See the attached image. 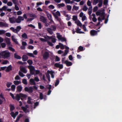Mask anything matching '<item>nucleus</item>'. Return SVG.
<instances>
[{
  "label": "nucleus",
  "instance_id": "e2e57ef3",
  "mask_svg": "<svg viewBox=\"0 0 122 122\" xmlns=\"http://www.w3.org/2000/svg\"><path fill=\"white\" fill-rule=\"evenodd\" d=\"M27 54L29 56L33 57H34L35 56L33 54V53H27Z\"/></svg>",
  "mask_w": 122,
  "mask_h": 122
},
{
  "label": "nucleus",
  "instance_id": "49530a36",
  "mask_svg": "<svg viewBox=\"0 0 122 122\" xmlns=\"http://www.w3.org/2000/svg\"><path fill=\"white\" fill-rule=\"evenodd\" d=\"M87 20V18L86 15L84 16L81 18V20L82 21H83Z\"/></svg>",
  "mask_w": 122,
  "mask_h": 122
},
{
  "label": "nucleus",
  "instance_id": "f3484780",
  "mask_svg": "<svg viewBox=\"0 0 122 122\" xmlns=\"http://www.w3.org/2000/svg\"><path fill=\"white\" fill-rule=\"evenodd\" d=\"M54 65L56 67H59L60 69H62L63 67V66L62 64H61L58 63H55Z\"/></svg>",
  "mask_w": 122,
  "mask_h": 122
},
{
  "label": "nucleus",
  "instance_id": "f257e3e1",
  "mask_svg": "<svg viewBox=\"0 0 122 122\" xmlns=\"http://www.w3.org/2000/svg\"><path fill=\"white\" fill-rule=\"evenodd\" d=\"M96 14L97 16L100 15L98 18V20L100 22L96 25V26H98L100 24V22H102L103 20L105 19V14L104 12L102 10H99L96 12Z\"/></svg>",
  "mask_w": 122,
  "mask_h": 122
},
{
  "label": "nucleus",
  "instance_id": "bf43d9fd",
  "mask_svg": "<svg viewBox=\"0 0 122 122\" xmlns=\"http://www.w3.org/2000/svg\"><path fill=\"white\" fill-rule=\"evenodd\" d=\"M87 5L89 6H91V2L89 0H88L87 1Z\"/></svg>",
  "mask_w": 122,
  "mask_h": 122
},
{
  "label": "nucleus",
  "instance_id": "09e8293b",
  "mask_svg": "<svg viewBox=\"0 0 122 122\" xmlns=\"http://www.w3.org/2000/svg\"><path fill=\"white\" fill-rule=\"evenodd\" d=\"M88 9V8L86 5H84L82 8L83 10L85 11H86Z\"/></svg>",
  "mask_w": 122,
  "mask_h": 122
},
{
  "label": "nucleus",
  "instance_id": "a18cd8bd",
  "mask_svg": "<svg viewBox=\"0 0 122 122\" xmlns=\"http://www.w3.org/2000/svg\"><path fill=\"white\" fill-rule=\"evenodd\" d=\"M59 44L60 47L61 49H63L64 48V46L63 45V44H62L61 43H59Z\"/></svg>",
  "mask_w": 122,
  "mask_h": 122
},
{
  "label": "nucleus",
  "instance_id": "58836bf2",
  "mask_svg": "<svg viewBox=\"0 0 122 122\" xmlns=\"http://www.w3.org/2000/svg\"><path fill=\"white\" fill-rule=\"evenodd\" d=\"M6 31L4 30H0V35H3L6 32Z\"/></svg>",
  "mask_w": 122,
  "mask_h": 122
},
{
  "label": "nucleus",
  "instance_id": "c9c22d12",
  "mask_svg": "<svg viewBox=\"0 0 122 122\" xmlns=\"http://www.w3.org/2000/svg\"><path fill=\"white\" fill-rule=\"evenodd\" d=\"M14 83L16 85H17L21 83L20 81H14Z\"/></svg>",
  "mask_w": 122,
  "mask_h": 122
},
{
  "label": "nucleus",
  "instance_id": "1a4fd4ad",
  "mask_svg": "<svg viewBox=\"0 0 122 122\" xmlns=\"http://www.w3.org/2000/svg\"><path fill=\"white\" fill-rule=\"evenodd\" d=\"M9 20L11 23H14L16 22V19L15 17L10 18Z\"/></svg>",
  "mask_w": 122,
  "mask_h": 122
},
{
  "label": "nucleus",
  "instance_id": "c756f323",
  "mask_svg": "<svg viewBox=\"0 0 122 122\" xmlns=\"http://www.w3.org/2000/svg\"><path fill=\"white\" fill-rule=\"evenodd\" d=\"M22 60L23 61H27L28 59L27 56L25 55H24L22 56Z\"/></svg>",
  "mask_w": 122,
  "mask_h": 122
},
{
  "label": "nucleus",
  "instance_id": "473e14b6",
  "mask_svg": "<svg viewBox=\"0 0 122 122\" xmlns=\"http://www.w3.org/2000/svg\"><path fill=\"white\" fill-rule=\"evenodd\" d=\"M72 20L75 21V22L77 20H78L77 19V15H73L72 16Z\"/></svg>",
  "mask_w": 122,
  "mask_h": 122
},
{
  "label": "nucleus",
  "instance_id": "37998d69",
  "mask_svg": "<svg viewBox=\"0 0 122 122\" xmlns=\"http://www.w3.org/2000/svg\"><path fill=\"white\" fill-rule=\"evenodd\" d=\"M57 38L59 40H60V39L61 38L62 36L59 33H57Z\"/></svg>",
  "mask_w": 122,
  "mask_h": 122
},
{
  "label": "nucleus",
  "instance_id": "9b49d317",
  "mask_svg": "<svg viewBox=\"0 0 122 122\" xmlns=\"http://www.w3.org/2000/svg\"><path fill=\"white\" fill-rule=\"evenodd\" d=\"M47 37L49 39H51L52 41L53 42L55 43L56 42V39L55 38V36H52L49 37L47 36Z\"/></svg>",
  "mask_w": 122,
  "mask_h": 122
},
{
  "label": "nucleus",
  "instance_id": "de8ad7c7",
  "mask_svg": "<svg viewBox=\"0 0 122 122\" xmlns=\"http://www.w3.org/2000/svg\"><path fill=\"white\" fill-rule=\"evenodd\" d=\"M82 28L84 30V31H87L88 30H87V29H86V25L84 24L82 26Z\"/></svg>",
  "mask_w": 122,
  "mask_h": 122
},
{
  "label": "nucleus",
  "instance_id": "a19ab883",
  "mask_svg": "<svg viewBox=\"0 0 122 122\" xmlns=\"http://www.w3.org/2000/svg\"><path fill=\"white\" fill-rule=\"evenodd\" d=\"M100 0H94L93 4L94 5H95L99 2Z\"/></svg>",
  "mask_w": 122,
  "mask_h": 122
},
{
  "label": "nucleus",
  "instance_id": "c03bdc74",
  "mask_svg": "<svg viewBox=\"0 0 122 122\" xmlns=\"http://www.w3.org/2000/svg\"><path fill=\"white\" fill-rule=\"evenodd\" d=\"M85 15H86L85 14H84L82 12H81L80 13L79 16L80 17L82 18Z\"/></svg>",
  "mask_w": 122,
  "mask_h": 122
},
{
  "label": "nucleus",
  "instance_id": "412c9836",
  "mask_svg": "<svg viewBox=\"0 0 122 122\" xmlns=\"http://www.w3.org/2000/svg\"><path fill=\"white\" fill-rule=\"evenodd\" d=\"M64 63L68 66H70L72 65V63L71 62L67 60L65 61Z\"/></svg>",
  "mask_w": 122,
  "mask_h": 122
},
{
  "label": "nucleus",
  "instance_id": "cd10ccee",
  "mask_svg": "<svg viewBox=\"0 0 122 122\" xmlns=\"http://www.w3.org/2000/svg\"><path fill=\"white\" fill-rule=\"evenodd\" d=\"M30 84L32 85H35L36 84L34 80L33 79H31L30 80Z\"/></svg>",
  "mask_w": 122,
  "mask_h": 122
},
{
  "label": "nucleus",
  "instance_id": "79ce46f5",
  "mask_svg": "<svg viewBox=\"0 0 122 122\" xmlns=\"http://www.w3.org/2000/svg\"><path fill=\"white\" fill-rule=\"evenodd\" d=\"M98 3L99 4H98V6L99 7H101L102 6V0H100L99 1V2Z\"/></svg>",
  "mask_w": 122,
  "mask_h": 122
},
{
  "label": "nucleus",
  "instance_id": "4d7b16f0",
  "mask_svg": "<svg viewBox=\"0 0 122 122\" xmlns=\"http://www.w3.org/2000/svg\"><path fill=\"white\" fill-rule=\"evenodd\" d=\"M68 52V51L65 50V51L63 55H62V56H65L66 55Z\"/></svg>",
  "mask_w": 122,
  "mask_h": 122
},
{
  "label": "nucleus",
  "instance_id": "4468645a",
  "mask_svg": "<svg viewBox=\"0 0 122 122\" xmlns=\"http://www.w3.org/2000/svg\"><path fill=\"white\" fill-rule=\"evenodd\" d=\"M34 100L32 99L31 98L29 97H28L27 101V102L29 104H32L34 102Z\"/></svg>",
  "mask_w": 122,
  "mask_h": 122
},
{
  "label": "nucleus",
  "instance_id": "3c124183",
  "mask_svg": "<svg viewBox=\"0 0 122 122\" xmlns=\"http://www.w3.org/2000/svg\"><path fill=\"white\" fill-rule=\"evenodd\" d=\"M66 8L68 10H71L72 7L70 5H68L66 6Z\"/></svg>",
  "mask_w": 122,
  "mask_h": 122
},
{
  "label": "nucleus",
  "instance_id": "ea45409f",
  "mask_svg": "<svg viewBox=\"0 0 122 122\" xmlns=\"http://www.w3.org/2000/svg\"><path fill=\"white\" fill-rule=\"evenodd\" d=\"M65 6V5L63 3H62L60 4H59L58 5V7L60 8L61 7H64Z\"/></svg>",
  "mask_w": 122,
  "mask_h": 122
},
{
  "label": "nucleus",
  "instance_id": "39448f33",
  "mask_svg": "<svg viewBox=\"0 0 122 122\" xmlns=\"http://www.w3.org/2000/svg\"><path fill=\"white\" fill-rule=\"evenodd\" d=\"M33 88L32 87H25V91L29 93H31L33 92Z\"/></svg>",
  "mask_w": 122,
  "mask_h": 122
},
{
  "label": "nucleus",
  "instance_id": "6e6d98bb",
  "mask_svg": "<svg viewBox=\"0 0 122 122\" xmlns=\"http://www.w3.org/2000/svg\"><path fill=\"white\" fill-rule=\"evenodd\" d=\"M48 8L49 9L52 10L55 7L53 5H51L49 6Z\"/></svg>",
  "mask_w": 122,
  "mask_h": 122
},
{
  "label": "nucleus",
  "instance_id": "7ed1b4c3",
  "mask_svg": "<svg viewBox=\"0 0 122 122\" xmlns=\"http://www.w3.org/2000/svg\"><path fill=\"white\" fill-rule=\"evenodd\" d=\"M25 97L26 96L25 95L22 94L20 93L19 94H17L16 95L15 99L18 101H19L20 100V98L21 97Z\"/></svg>",
  "mask_w": 122,
  "mask_h": 122
},
{
  "label": "nucleus",
  "instance_id": "7c9ffc66",
  "mask_svg": "<svg viewBox=\"0 0 122 122\" xmlns=\"http://www.w3.org/2000/svg\"><path fill=\"white\" fill-rule=\"evenodd\" d=\"M12 69V66L11 65H10L6 68V71L7 72L9 71Z\"/></svg>",
  "mask_w": 122,
  "mask_h": 122
},
{
  "label": "nucleus",
  "instance_id": "5fc2aeb1",
  "mask_svg": "<svg viewBox=\"0 0 122 122\" xmlns=\"http://www.w3.org/2000/svg\"><path fill=\"white\" fill-rule=\"evenodd\" d=\"M11 90L13 91H14L15 88V86L14 85H13L11 86Z\"/></svg>",
  "mask_w": 122,
  "mask_h": 122
},
{
  "label": "nucleus",
  "instance_id": "f8f14e48",
  "mask_svg": "<svg viewBox=\"0 0 122 122\" xmlns=\"http://www.w3.org/2000/svg\"><path fill=\"white\" fill-rule=\"evenodd\" d=\"M40 21H41L42 22H43L45 23H46L47 21H46V18L44 17V16H41L40 18Z\"/></svg>",
  "mask_w": 122,
  "mask_h": 122
},
{
  "label": "nucleus",
  "instance_id": "20e7f679",
  "mask_svg": "<svg viewBox=\"0 0 122 122\" xmlns=\"http://www.w3.org/2000/svg\"><path fill=\"white\" fill-rule=\"evenodd\" d=\"M30 71V73L32 75L34 74L35 73V67L31 66H28Z\"/></svg>",
  "mask_w": 122,
  "mask_h": 122
},
{
  "label": "nucleus",
  "instance_id": "5701e85b",
  "mask_svg": "<svg viewBox=\"0 0 122 122\" xmlns=\"http://www.w3.org/2000/svg\"><path fill=\"white\" fill-rule=\"evenodd\" d=\"M29 107H21L22 110L25 113L29 112V110L28 109Z\"/></svg>",
  "mask_w": 122,
  "mask_h": 122
},
{
  "label": "nucleus",
  "instance_id": "13d9d810",
  "mask_svg": "<svg viewBox=\"0 0 122 122\" xmlns=\"http://www.w3.org/2000/svg\"><path fill=\"white\" fill-rule=\"evenodd\" d=\"M21 29V27L20 26H18L17 27L16 29L17 33Z\"/></svg>",
  "mask_w": 122,
  "mask_h": 122
},
{
  "label": "nucleus",
  "instance_id": "aec40b11",
  "mask_svg": "<svg viewBox=\"0 0 122 122\" xmlns=\"http://www.w3.org/2000/svg\"><path fill=\"white\" fill-rule=\"evenodd\" d=\"M53 14L55 17L56 18H57V16H60L61 15L60 12L58 11H57L56 13H53Z\"/></svg>",
  "mask_w": 122,
  "mask_h": 122
},
{
  "label": "nucleus",
  "instance_id": "c85d7f7f",
  "mask_svg": "<svg viewBox=\"0 0 122 122\" xmlns=\"http://www.w3.org/2000/svg\"><path fill=\"white\" fill-rule=\"evenodd\" d=\"M92 7L91 6V7L89 8L88 10V13L89 15L90 16L92 12Z\"/></svg>",
  "mask_w": 122,
  "mask_h": 122
},
{
  "label": "nucleus",
  "instance_id": "4c0bfd02",
  "mask_svg": "<svg viewBox=\"0 0 122 122\" xmlns=\"http://www.w3.org/2000/svg\"><path fill=\"white\" fill-rule=\"evenodd\" d=\"M47 30L50 34H53V33L51 28H47Z\"/></svg>",
  "mask_w": 122,
  "mask_h": 122
},
{
  "label": "nucleus",
  "instance_id": "774afa93",
  "mask_svg": "<svg viewBox=\"0 0 122 122\" xmlns=\"http://www.w3.org/2000/svg\"><path fill=\"white\" fill-rule=\"evenodd\" d=\"M79 50L80 51H82L84 50L83 47L82 46H80L78 48Z\"/></svg>",
  "mask_w": 122,
  "mask_h": 122
},
{
  "label": "nucleus",
  "instance_id": "a878e982",
  "mask_svg": "<svg viewBox=\"0 0 122 122\" xmlns=\"http://www.w3.org/2000/svg\"><path fill=\"white\" fill-rule=\"evenodd\" d=\"M6 42L7 44L10 45L11 43L10 39L9 38L6 37L5 39Z\"/></svg>",
  "mask_w": 122,
  "mask_h": 122
},
{
  "label": "nucleus",
  "instance_id": "864d4df0",
  "mask_svg": "<svg viewBox=\"0 0 122 122\" xmlns=\"http://www.w3.org/2000/svg\"><path fill=\"white\" fill-rule=\"evenodd\" d=\"M98 9V7L97 6L94 7L93 9V11L95 12L97 11Z\"/></svg>",
  "mask_w": 122,
  "mask_h": 122
},
{
  "label": "nucleus",
  "instance_id": "393cba45",
  "mask_svg": "<svg viewBox=\"0 0 122 122\" xmlns=\"http://www.w3.org/2000/svg\"><path fill=\"white\" fill-rule=\"evenodd\" d=\"M92 16H93V18L92 20L93 22H96L97 21V19L96 17V15L94 14H92Z\"/></svg>",
  "mask_w": 122,
  "mask_h": 122
},
{
  "label": "nucleus",
  "instance_id": "052dcab7",
  "mask_svg": "<svg viewBox=\"0 0 122 122\" xmlns=\"http://www.w3.org/2000/svg\"><path fill=\"white\" fill-rule=\"evenodd\" d=\"M40 98V99L42 100L43 99V95L42 93H40L39 95Z\"/></svg>",
  "mask_w": 122,
  "mask_h": 122
},
{
  "label": "nucleus",
  "instance_id": "680f3d73",
  "mask_svg": "<svg viewBox=\"0 0 122 122\" xmlns=\"http://www.w3.org/2000/svg\"><path fill=\"white\" fill-rule=\"evenodd\" d=\"M43 3H42V2H37L36 3V7H37L39 5H41L43 4Z\"/></svg>",
  "mask_w": 122,
  "mask_h": 122
},
{
  "label": "nucleus",
  "instance_id": "603ef678",
  "mask_svg": "<svg viewBox=\"0 0 122 122\" xmlns=\"http://www.w3.org/2000/svg\"><path fill=\"white\" fill-rule=\"evenodd\" d=\"M49 74H50L48 73L47 72L46 74V76L47 77V78L49 81H50V76L49 75Z\"/></svg>",
  "mask_w": 122,
  "mask_h": 122
},
{
  "label": "nucleus",
  "instance_id": "6e6552de",
  "mask_svg": "<svg viewBox=\"0 0 122 122\" xmlns=\"http://www.w3.org/2000/svg\"><path fill=\"white\" fill-rule=\"evenodd\" d=\"M0 27H7L8 24L6 22H0Z\"/></svg>",
  "mask_w": 122,
  "mask_h": 122
},
{
  "label": "nucleus",
  "instance_id": "69168bd1",
  "mask_svg": "<svg viewBox=\"0 0 122 122\" xmlns=\"http://www.w3.org/2000/svg\"><path fill=\"white\" fill-rule=\"evenodd\" d=\"M60 40L62 42L66 41V39L64 37H62L60 39Z\"/></svg>",
  "mask_w": 122,
  "mask_h": 122
},
{
  "label": "nucleus",
  "instance_id": "bb28decb",
  "mask_svg": "<svg viewBox=\"0 0 122 122\" xmlns=\"http://www.w3.org/2000/svg\"><path fill=\"white\" fill-rule=\"evenodd\" d=\"M81 29L78 28H77L76 30V32L79 34H84V32L80 31Z\"/></svg>",
  "mask_w": 122,
  "mask_h": 122
},
{
  "label": "nucleus",
  "instance_id": "b1692460",
  "mask_svg": "<svg viewBox=\"0 0 122 122\" xmlns=\"http://www.w3.org/2000/svg\"><path fill=\"white\" fill-rule=\"evenodd\" d=\"M11 39L12 40L15 42L16 44L18 43V42L17 41V40L15 38V36L14 35H12L11 36Z\"/></svg>",
  "mask_w": 122,
  "mask_h": 122
},
{
  "label": "nucleus",
  "instance_id": "9d476101",
  "mask_svg": "<svg viewBox=\"0 0 122 122\" xmlns=\"http://www.w3.org/2000/svg\"><path fill=\"white\" fill-rule=\"evenodd\" d=\"M90 33L91 36H95L97 34V31L95 30H92L91 31Z\"/></svg>",
  "mask_w": 122,
  "mask_h": 122
},
{
  "label": "nucleus",
  "instance_id": "2eb2a0df",
  "mask_svg": "<svg viewBox=\"0 0 122 122\" xmlns=\"http://www.w3.org/2000/svg\"><path fill=\"white\" fill-rule=\"evenodd\" d=\"M75 23L76 24L77 26H79L81 27H82V24L79 20H77L76 21H75Z\"/></svg>",
  "mask_w": 122,
  "mask_h": 122
},
{
  "label": "nucleus",
  "instance_id": "e433bc0d",
  "mask_svg": "<svg viewBox=\"0 0 122 122\" xmlns=\"http://www.w3.org/2000/svg\"><path fill=\"white\" fill-rule=\"evenodd\" d=\"M22 37L25 39H26L27 38V35L25 33L22 35Z\"/></svg>",
  "mask_w": 122,
  "mask_h": 122
},
{
  "label": "nucleus",
  "instance_id": "f03ea898",
  "mask_svg": "<svg viewBox=\"0 0 122 122\" xmlns=\"http://www.w3.org/2000/svg\"><path fill=\"white\" fill-rule=\"evenodd\" d=\"M10 53L8 50L3 51L0 53V57L4 59L10 57Z\"/></svg>",
  "mask_w": 122,
  "mask_h": 122
},
{
  "label": "nucleus",
  "instance_id": "4be33fe9",
  "mask_svg": "<svg viewBox=\"0 0 122 122\" xmlns=\"http://www.w3.org/2000/svg\"><path fill=\"white\" fill-rule=\"evenodd\" d=\"M27 15V16L29 17H32L34 18H36L37 17L36 15L34 14L28 13Z\"/></svg>",
  "mask_w": 122,
  "mask_h": 122
},
{
  "label": "nucleus",
  "instance_id": "338daca9",
  "mask_svg": "<svg viewBox=\"0 0 122 122\" xmlns=\"http://www.w3.org/2000/svg\"><path fill=\"white\" fill-rule=\"evenodd\" d=\"M23 83L25 85H26L27 84V82L26 79H24L23 80Z\"/></svg>",
  "mask_w": 122,
  "mask_h": 122
},
{
  "label": "nucleus",
  "instance_id": "423d86ee",
  "mask_svg": "<svg viewBox=\"0 0 122 122\" xmlns=\"http://www.w3.org/2000/svg\"><path fill=\"white\" fill-rule=\"evenodd\" d=\"M24 20V18L23 17L20 16H19L16 19V22L17 23H19L21 22V21H23Z\"/></svg>",
  "mask_w": 122,
  "mask_h": 122
},
{
  "label": "nucleus",
  "instance_id": "0eeeda50",
  "mask_svg": "<svg viewBox=\"0 0 122 122\" xmlns=\"http://www.w3.org/2000/svg\"><path fill=\"white\" fill-rule=\"evenodd\" d=\"M49 52H46L43 55V58L45 60L47 59L49 56Z\"/></svg>",
  "mask_w": 122,
  "mask_h": 122
},
{
  "label": "nucleus",
  "instance_id": "dca6fc26",
  "mask_svg": "<svg viewBox=\"0 0 122 122\" xmlns=\"http://www.w3.org/2000/svg\"><path fill=\"white\" fill-rule=\"evenodd\" d=\"M23 87L21 85L18 86L16 88L17 92H21L22 89Z\"/></svg>",
  "mask_w": 122,
  "mask_h": 122
},
{
  "label": "nucleus",
  "instance_id": "0e129e2a",
  "mask_svg": "<svg viewBox=\"0 0 122 122\" xmlns=\"http://www.w3.org/2000/svg\"><path fill=\"white\" fill-rule=\"evenodd\" d=\"M1 47L3 48L5 47L6 46V44L4 43H1Z\"/></svg>",
  "mask_w": 122,
  "mask_h": 122
},
{
  "label": "nucleus",
  "instance_id": "8fccbe9b",
  "mask_svg": "<svg viewBox=\"0 0 122 122\" xmlns=\"http://www.w3.org/2000/svg\"><path fill=\"white\" fill-rule=\"evenodd\" d=\"M11 116L14 118V119L16 116L15 114L13 112H11Z\"/></svg>",
  "mask_w": 122,
  "mask_h": 122
},
{
  "label": "nucleus",
  "instance_id": "72a5a7b5",
  "mask_svg": "<svg viewBox=\"0 0 122 122\" xmlns=\"http://www.w3.org/2000/svg\"><path fill=\"white\" fill-rule=\"evenodd\" d=\"M10 29L14 32L16 33H17L16 28L15 29L13 27H11L10 28Z\"/></svg>",
  "mask_w": 122,
  "mask_h": 122
},
{
  "label": "nucleus",
  "instance_id": "6ab92c4d",
  "mask_svg": "<svg viewBox=\"0 0 122 122\" xmlns=\"http://www.w3.org/2000/svg\"><path fill=\"white\" fill-rule=\"evenodd\" d=\"M46 13L47 14V16L49 20H51L52 22H53V21L52 20L51 15L47 11H46Z\"/></svg>",
  "mask_w": 122,
  "mask_h": 122
},
{
  "label": "nucleus",
  "instance_id": "f704fd0d",
  "mask_svg": "<svg viewBox=\"0 0 122 122\" xmlns=\"http://www.w3.org/2000/svg\"><path fill=\"white\" fill-rule=\"evenodd\" d=\"M14 57L15 58L17 59H21V57L17 55V53H15L14 54Z\"/></svg>",
  "mask_w": 122,
  "mask_h": 122
},
{
  "label": "nucleus",
  "instance_id": "a211bd4d",
  "mask_svg": "<svg viewBox=\"0 0 122 122\" xmlns=\"http://www.w3.org/2000/svg\"><path fill=\"white\" fill-rule=\"evenodd\" d=\"M20 69L21 71L25 73H26L27 72V71L26 68L23 66H20Z\"/></svg>",
  "mask_w": 122,
  "mask_h": 122
},
{
  "label": "nucleus",
  "instance_id": "2f4dec72",
  "mask_svg": "<svg viewBox=\"0 0 122 122\" xmlns=\"http://www.w3.org/2000/svg\"><path fill=\"white\" fill-rule=\"evenodd\" d=\"M79 7L78 6H77L75 5L73 6L72 8V10H77L79 9Z\"/></svg>",
  "mask_w": 122,
  "mask_h": 122
},
{
  "label": "nucleus",
  "instance_id": "ddd939ff",
  "mask_svg": "<svg viewBox=\"0 0 122 122\" xmlns=\"http://www.w3.org/2000/svg\"><path fill=\"white\" fill-rule=\"evenodd\" d=\"M48 73L50 74L52 78H54V75L55 74V73L54 71H47Z\"/></svg>",
  "mask_w": 122,
  "mask_h": 122
}]
</instances>
